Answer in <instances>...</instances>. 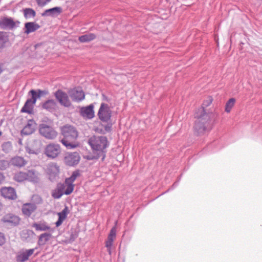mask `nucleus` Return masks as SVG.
<instances>
[{
  "instance_id": "1",
  "label": "nucleus",
  "mask_w": 262,
  "mask_h": 262,
  "mask_svg": "<svg viewBox=\"0 0 262 262\" xmlns=\"http://www.w3.org/2000/svg\"><path fill=\"white\" fill-rule=\"evenodd\" d=\"M88 143L91 147L93 155L88 158L89 160L101 158L103 161L106 157V148L109 145L107 139L105 136H93L89 139Z\"/></svg>"
},
{
  "instance_id": "2",
  "label": "nucleus",
  "mask_w": 262,
  "mask_h": 262,
  "mask_svg": "<svg viewBox=\"0 0 262 262\" xmlns=\"http://www.w3.org/2000/svg\"><path fill=\"white\" fill-rule=\"evenodd\" d=\"M63 138L60 141L67 148L72 149L76 147L75 141L78 134L76 129L71 125H65L61 128Z\"/></svg>"
},
{
  "instance_id": "3",
  "label": "nucleus",
  "mask_w": 262,
  "mask_h": 262,
  "mask_svg": "<svg viewBox=\"0 0 262 262\" xmlns=\"http://www.w3.org/2000/svg\"><path fill=\"white\" fill-rule=\"evenodd\" d=\"M210 116L211 114L209 113L195 114V117L196 118V120L195 122L194 129L199 135L203 133L207 129L209 124Z\"/></svg>"
},
{
  "instance_id": "4",
  "label": "nucleus",
  "mask_w": 262,
  "mask_h": 262,
  "mask_svg": "<svg viewBox=\"0 0 262 262\" xmlns=\"http://www.w3.org/2000/svg\"><path fill=\"white\" fill-rule=\"evenodd\" d=\"M80 175L79 170L74 171L71 176L66 178L63 183H61L64 186V194L69 195L73 191L74 188L73 183Z\"/></svg>"
},
{
  "instance_id": "5",
  "label": "nucleus",
  "mask_w": 262,
  "mask_h": 262,
  "mask_svg": "<svg viewBox=\"0 0 262 262\" xmlns=\"http://www.w3.org/2000/svg\"><path fill=\"white\" fill-rule=\"evenodd\" d=\"M59 171V166L56 163L51 162L47 165L46 172L49 180L52 182L58 180Z\"/></svg>"
},
{
  "instance_id": "6",
  "label": "nucleus",
  "mask_w": 262,
  "mask_h": 262,
  "mask_svg": "<svg viewBox=\"0 0 262 262\" xmlns=\"http://www.w3.org/2000/svg\"><path fill=\"white\" fill-rule=\"evenodd\" d=\"M112 112L107 104L102 103L98 112L99 119L103 122L111 121Z\"/></svg>"
},
{
  "instance_id": "7",
  "label": "nucleus",
  "mask_w": 262,
  "mask_h": 262,
  "mask_svg": "<svg viewBox=\"0 0 262 262\" xmlns=\"http://www.w3.org/2000/svg\"><path fill=\"white\" fill-rule=\"evenodd\" d=\"M39 133L46 138L53 139L57 135V132L54 128L46 124H41L39 126Z\"/></svg>"
},
{
  "instance_id": "8",
  "label": "nucleus",
  "mask_w": 262,
  "mask_h": 262,
  "mask_svg": "<svg viewBox=\"0 0 262 262\" xmlns=\"http://www.w3.org/2000/svg\"><path fill=\"white\" fill-rule=\"evenodd\" d=\"M19 23V21H14L11 17H4L0 19V27L3 29L12 30L17 28Z\"/></svg>"
},
{
  "instance_id": "9",
  "label": "nucleus",
  "mask_w": 262,
  "mask_h": 262,
  "mask_svg": "<svg viewBox=\"0 0 262 262\" xmlns=\"http://www.w3.org/2000/svg\"><path fill=\"white\" fill-rule=\"evenodd\" d=\"M54 96L59 103L65 107H69L71 105V101L67 93L60 90H57Z\"/></svg>"
},
{
  "instance_id": "10",
  "label": "nucleus",
  "mask_w": 262,
  "mask_h": 262,
  "mask_svg": "<svg viewBox=\"0 0 262 262\" xmlns=\"http://www.w3.org/2000/svg\"><path fill=\"white\" fill-rule=\"evenodd\" d=\"M60 151V146L56 144H50L47 146L45 149L47 156L52 159L56 158Z\"/></svg>"
},
{
  "instance_id": "11",
  "label": "nucleus",
  "mask_w": 262,
  "mask_h": 262,
  "mask_svg": "<svg viewBox=\"0 0 262 262\" xmlns=\"http://www.w3.org/2000/svg\"><path fill=\"white\" fill-rule=\"evenodd\" d=\"M34 251L35 249H22L20 250L17 253L15 257L16 262H25L27 261L29 257L33 254Z\"/></svg>"
},
{
  "instance_id": "12",
  "label": "nucleus",
  "mask_w": 262,
  "mask_h": 262,
  "mask_svg": "<svg viewBox=\"0 0 262 262\" xmlns=\"http://www.w3.org/2000/svg\"><path fill=\"white\" fill-rule=\"evenodd\" d=\"M80 159L79 155L77 152L68 154L64 157V162L69 166H73L77 165Z\"/></svg>"
},
{
  "instance_id": "13",
  "label": "nucleus",
  "mask_w": 262,
  "mask_h": 262,
  "mask_svg": "<svg viewBox=\"0 0 262 262\" xmlns=\"http://www.w3.org/2000/svg\"><path fill=\"white\" fill-rule=\"evenodd\" d=\"M0 191L2 195L6 199L14 200L17 198L15 189L11 187H2Z\"/></svg>"
},
{
  "instance_id": "14",
  "label": "nucleus",
  "mask_w": 262,
  "mask_h": 262,
  "mask_svg": "<svg viewBox=\"0 0 262 262\" xmlns=\"http://www.w3.org/2000/svg\"><path fill=\"white\" fill-rule=\"evenodd\" d=\"M80 115L84 118L92 119L94 117V105L90 104L85 107H82L80 110Z\"/></svg>"
},
{
  "instance_id": "15",
  "label": "nucleus",
  "mask_w": 262,
  "mask_h": 262,
  "mask_svg": "<svg viewBox=\"0 0 262 262\" xmlns=\"http://www.w3.org/2000/svg\"><path fill=\"white\" fill-rule=\"evenodd\" d=\"M36 101L32 97L30 99H28L23 107L21 108L20 112L21 113H26L28 114H32L33 113V108Z\"/></svg>"
},
{
  "instance_id": "16",
  "label": "nucleus",
  "mask_w": 262,
  "mask_h": 262,
  "mask_svg": "<svg viewBox=\"0 0 262 262\" xmlns=\"http://www.w3.org/2000/svg\"><path fill=\"white\" fill-rule=\"evenodd\" d=\"M37 208L35 204L27 203L23 205L21 211L25 216L29 217L37 209Z\"/></svg>"
},
{
  "instance_id": "17",
  "label": "nucleus",
  "mask_w": 262,
  "mask_h": 262,
  "mask_svg": "<svg viewBox=\"0 0 262 262\" xmlns=\"http://www.w3.org/2000/svg\"><path fill=\"white\" fill-rule=\"evenodd\" d=\"M36 124L33 120H29L27 124L21 130V134L25 135L32 134L34 131Z\"/></svg>"
},
{
  "instance_id": "18",
  "label": "nucleus",
  "mask_w": 262,
  "mask_h": 262,
  "mask_svg": "<svg viewBox=\"0 0 262 262\" xmlns=\"http://www.w3.org/2000/svg\"><path fill=\"white\" fill-rule=\"evenodd\" d=\"M70 96L73 101L80 102L84 99L85 95L82 90H73L70 92Z\"/></svg>"
},
{
  "instance_id": "19",
  "label": "nucleus",
  "mask_w": 262,
  "mask_h": 262,
  "mask_svg": "<svg viewBox=\"0 0 262 262\" xmlns=\"http://www.w3.org/2000/svg\"><path fill=\"white\" fill-rule=\"evenodd\" d=\"M2 220L4 223L16 225L19 223L20 219L17 215L9 213L3 216Z\"/></svg>"
},
{
  "instance_id": "20",
  "label": "nucleus",
  "mask_w": 262,
  "mask_h": 262,
  "mask_svg": "<svg viewBox=\"0 0 262 262\" xmlns=\"http://www.w3.org/2000/svg\"><path fill=\"white\" fill-rule=\"evenodd\" d=\"M117 229L116 226L113 227L110 230L106 241H105V247L107 248H112L113 242L116 237Z\"/></svg>"
},
{
  "instance_id": "21",
  "label": "nucleus",
  "mask_w": 262,
  "mask_h": 262,
  "mask_svg": "<svg viewBox=\"0 0 262 262\" xmlns=\"http://www.w3.org/2000/svg\"><path fill=\"white\" fill-rule=\"evenodd\" d=\"M117 229L116 226L113 227L110 230L106 241H105V247L107 248H112L113 242L116 237Z\"/></svg>"
},
{
  "instance_id": "22",
  "label": "nucleus",
  "mask_w": 262,
  "mask_h": 262,
  "mask_svg": "<svg viewBox=\"0 0 262 262\" xmlns=\"http://www.w3.org/2000/svg\"><path fill=\"white\" fill-rule=\"evenodd\" d=\"M57 106L56 101L53 99H48L41 105L43 109L49 112H53L55 111Z\"/></svg>"
},
{
  "instance_id": "23",
  "label": "nucleus",
  "mask_w": 262,
  "mask_h": 262,
  "mask_svg": "<svg viewBox=\"0 0 262 262\" xmlns=\"http://www.w3.org/2000/svg\"><path fill=\"white\" fill-rule=\"evenodd\" d=\"M63 194H64V186L61 183H59L57 185L56 188L52 192V196L54 199H60Z\"/></svg>"
},
{
  "instance_id": "24",
  "label": "nucleus",
  "mask_w": 262,
  "mask_h": 262,
  "mask_svg": "<svg viewBox=\"0 0 262 262\" xmlns=\"http://www.w3.org/2000/svg\"><path fill=\"white\" fill-rule=\"evenodd\" d=\"M46 49L45 46L41 45H36L34 47L35 55L34 57L37 59H39L43 57L46 54Z\"/></svg>"
},
{
  "instance_id": "25",
  "label": "nucleus",
  "mask_w": 262,
  "mask_h": 262,
  "mask_svg": "<svg viewBox=\"0 0 262 262\" xmlns=\"http://www.w3.org/2000/svg\"><path fill=\"white\" fill-rule=\"evenodd\" d=\"M39 173L34 170H30L26 172L27 180L34 183H37L39 181Z\"/></svg>"
},
{
  "instance_id": "26",
  "label": "nucleus",
  "mask_w": 262,
  "mask_h": 262,
  "mask_svg": "<svg viewBox=\"0 0 262 262\" xmlns=\"http://www.w3.org/2000/svg\"><path fill=\"white\" fill-rule=\"evenodd\" d=\"M32 227L34 228L36 231H46L51 230V227L47 223L41 221L33 223Z\"/></svg>"
},
{
  "instance_id": "27",
  "label": "nucleus",
  "mask_w": 262,
  "mask_h": 262,
  "mask_svg": "<svg viewBox=\"0 0 262 262\" xmlns=\"http://www.w3.org/2000/svg\"><path fill=\"white\" fill-rule=\"evenodd\" d=\"M40 26L34 22L26 23L25 25V33L28 34L38 30Z\"/></svg>"
},
{
  "instance_id": "28",
  "label": "nucleus",
  "mask_w": 262,
  "mask_h": 262,
  "mask_svg": "<svg viewBox=\"0 0 262 262\" xmlns=\"http://www.w3.org/2000/svg\"><path fill=\"white\" fill-rule=\"evenodd\" d=\"M29 94H30L31 97L36 101L37 98H39L43 96L46 95L48 94V92L46 90H41L39 89L37 90H31L29 91Z\"/></svg>"
},
{
  "instance_id": "29",
  "label": "nucleus",
  "mask_w": 262,
  "mask_h": 262,
  "mask_svg": "<svg viewBox=\"0 0 262 262\" xmlns=\"http://www.w3.org/2000/svg\"><path fill=\"white\" fill-rule=\"evenodd\" d=\"M61 8L60 7H54L53 8L47 9L42 13V16H55L59 14L61 12Z\"/></svg>"
},
{
  "instance_id": "30",
  "label": "nucleus",
  "mask_w": 262,
  "mask_h": 262,
  "mask_svg": "<svg viewBox=\"0 0 262 262\" xmlns=\"http://www.w3.org/2000/svg\"><path fill=\"white\" fill-rule=\"evenodd\" d=\"M10 163L14 166L21 167L26 165V161L23 157L16 156L11 159Z\"/></svg>"
},
{
  "instance_id": "31",
  "label": "nucleus",
  "mask_w": 262,
  "mask_h": 262,
  "mask_svg": "<svg viewBox=\"0 0 262 262\" xmlns=\"http://www.w3.org/2000/svg\"><path fill=\"white\" fill-rule=\"evenodd\" d=\"M20 236L23 241L30 242L35 236V233L32 230L27 229L22 231Z\"/></svg>"
},
{
  "instance_id": "32",
  "label": "nucleus",
  "mask_w": 262,
  "mask_h": 262,
  "mask_svg": "<svg viewBox=\"0 0 262 262\" xmlns=\"http://www.w3.org/2000/svg\"><path fill=\"white\" fill-rule=\"evenodd\" d=\"M96 38V36L94 33H89L80 36L78 40L80 42H88L94 40Z\"/></svg>"
},
{
  "instance_id": "33",
  "label": "nucleus",
  "mask_w": 262,
  "mask_h": 262,
  "mask_svg": "<svg viewBox=\"0 0 262 262\" xmlns=\"http://www.w3.org/2000/svg\"><path fill=\"white\" fill-rule=\"evenodd\" d=\"M51 237V234L44 233L40 234L38 238V244L40 246L44 245Z\"/></svg>"
},
{
  "instance_id": "34",
  "label": "nucleus",
  "mask_w": 262,
  "mask_h": 262,
  "mask_svg": "<svg viewBox=\"0 0 262 262\" xmlns=\"http://www.w3.org/2000/svg\"><path fill=\"white\" fill-rule=\"evenodd\" d=\"M212 99L211 98H208L207 100H205L202 104V107L198 110L197 113H199L200 114H204V113H207L205 110V107L210 105L212 102Z\"/></svg>"
},
{
  "instance_id": "35",
  "label": "nucleus",
  "mask_w": 262,
  "mask_h": 262,
  "mask_svg": "<svg viewBox=\"0 0 262 262\" xmlns=\"http://www.w3.org/2000/svg\"><path fill=\"white\" fill-rule=\"evenodd\" d=\"M14 180L19 182L27 180L26 172H19L15 174Z\"/></svg>"
},
{
  "instance_id": "36",
  "label": "nucleus",
  "mask_w": 262,
  "mask_h": 262,
  "mask_svg": "<svg viewBox=\"0 0 262 262\" xmlns=\"http://www.w3.org/2000/svg\"><path fill=\"white\" fill-rule=\"evenodd\" d=\"M24 15L26 18H30L35 17V11L32 8H26L24 9Z\"/></svg>"
},
{
  "instance_id": "37",
  "label": "nucleus",
  "mask_w": 262,
  "mask_h": 262,
  "mask_svg": "<svg viewBox=\"0 0 262 262\" xmlns=\"http://www.w3.org/2000/svg\"><path fill=\"white\" fill-rule=\"evenodd\" d=\"M235 99L234 98H231L229 99L226 103L225 105V112L227 113L230 112L232 108L234 105L235 103Z\"/></svg>"
},
{
  "instance_id": "38",
  "label": "nucleus",
  "mask_w": 262,
  "mask_h": 262,
  "mask_svg": "<svg viewBox=\"0 0 262 262\" xmlns=\"http://www.w3.org/2000/svg\"><path fill=\"white\" fill-rule=\"evenodd\" d=\"M8 38L5 33L0 32V49L3 48L5 43L8 41Z\"/></svg>"
},
{
  "instance_id": "39",
  "label": "nucleus",
  "mask_w": 262,
  "mask_h": 262,
  "mask_svg": "<svg viewBox=\"0 0 262 262\" xmlns=\"http://www.w3.org/2000/svg\"><path fill=\"white\" fill-rule=\"evenodd\" d=\"M32 201L31 203L35 204V205L37 206L42 203V199L39 195L34 194L32 197Z\"/></svg>"
},
{
  "instance_id": "40",
  "label": "nucleus",
  "mask_w": 262,
  "mask_h": 262,
  "mask_svg": "<svg viewBox=\"0 0 262 262\" xmlns=\"http://www.w3.org/2000/svg\"><path fill=\"white\" fill-rule=\"evenodd\" d=\"M2 150L6 153H8L12 149V145L11 142H6L2 145Z\"/></svg>"
},
{
  "instance_id": "41",
  "label": "nucleus",
  "mask_w": 262,
  "mask_h": 262,
  "mask_svg": "<svg viewBox=\"0 0 262 262\" xmlns=\"http://www.w3.org/2000/svg\"><path fill=\"white\" fill-rule=\"evenodd\" d=\"M68 214V208L66 206L60 212L58 213V218L59 219L64 221L65 219L67 217V216Z\"/></svg>"
},
{
  "instance_id": "42",
  "label": "nucleus",
  "mask_w": 262,
  "mask_h": 262,
  "mask_svg": "<svg viewBox=\"0 0 262 262\" xmlns=\"http://www.w3.org/2000/svg\"><path fill=\"white\" fill-rule=\"evenodd\" d=\"M8 165V162L6 160L0 161V169L4 170L6 169Z\"/></svg>"
},
{
  "instance_id": "43",
  "label": "nucleus",
  "mask_w": 262,
  "mask_h": 262,
  "mask_svg": "<svg viewBox=\"0 0 262 262\" xmlns=\"http://www.w3.org/2000/svg\"><path fill=\"white\" fill-rule=\"evenodd\" d=\"M107 123V124L105 125L104 126V130L106 133H110L112 130V127L113 124L111 122V121Z\"/></svg>"
},
{
  "instance_id": "44",
  "label": "nucleus",
  "mask_w": 262,
  "mask_h": 262,
  "mask_svg": "<svg viewBox=\"0 0 262 262\" xmlns=\"http://www.w3.org/2000/svg\"><path fill=\"white\" fill-rule=\"evenodd\" d=\"M51 0H37V4L39 6L43 7L47 3H49Z\"/></svg>"
},
{
  "instance_id": "45",
  "label": "nucleus",
  "mask_w": 262,
  "mask_h": 262,
  "mask_svg": "<svg viewBox=\"0 0 262 262\" xmlns=\"http://www.w3.org/2000/svg\"><path fill=\"white\" fill-rule=\"evenodd\" d=\"M26 150L29 154H37V150L36 149H31L29 146L26 147Z\"/></svg>"
},
{
  "instance_id": "46",
  "label": "nucleus",
  "mask_w": 262,
  "mask_h": 262,
  "mask_svg": "<svg viewBox=\"0 0 262 262\" xmlns=\"http://www.w3.org/2000/svg\"><path fill=\"white\" fill-rule=\"evenodd\" d=\"M5 238L4 234L0 232V245H2L5 243Z\"/></svg>"
},
{
  "instance_id": "47",
  "label": "nucleus",
  "mask_w": 262,
  "mask_h": 262,
  "mask_svg": "<svg viewBox=\"0 0 262 262\" xmlns=\"http://www.w3.org/2000/svg\"><path fill=\"white\" fill-rule=\"evenodd\" d=\"M181 177L179 178L178 180L173 184L172 186L171 187V189H173L174 188L177 187L178 186Z\"/></svg>"
},
{
  "instance_id": "48",
  "label": "nucleus",
  "mask_w": 262,
  "mask_h": 262,
  "mask_svg": "<svg viewBox=\"0 0 262 262\" xmlns=\"http://www.w3.org/2000/svg\"><path fill=\"white\" fill-rule=\"evenodd\" d=\"M63 221L58 218L57 221L55 223L56 226L59 227V226H60L62 224Z\"/></svg>"
},
{
  "instance_id": "49",
  "label": "nucleus",
  "mask_w": 262,
  "mask_h": 262,
  "mask_svg": "<svg viewBox=\"0 0 262 262\" xmlns=\"http://www.w3.org/2000/svg\"><path fill=\"white\" fill-rule=\"evenodd\" d=\"M5 180V177L2 172H0V185L3 183Z\"/></svg>"
},
{
  "instance_id": "50",
  "label": "nucleus",
  "mask_w": 262,
  "mask_h": 262,
  "mask_svg": "<svg viewBox=\"0 0 262 262\" xmlns=\"http://www.w3.org/2000/svg\"><path fill=\"white\" fill-rule=\"evenodd\" d=\"M34 144L36 146V148H38L40 146V141L39 140H35L34 141Z\"/></svg>"
},
{
  "instance_id": "51",
  "label": "nucleus",
  "mask_w": 262,
  "mask_h": 262,
  "mask_svg": "<svg viewBox=\"0 0 262 262\" xmlns=\"http://www.w3.org/2000/svg\"><path fill=\"white\" fill-rule=\"evenodd\" d=\"M107 252H108L110 255H111L112 251H111V248H107Z\"/></svg>"
},
{
  "instance_id": "52",
  "label": "nucleus",
  "mask_w": 262,
  "mask_h": 262,
  "mask_svg": "<svg viewBox=\"0 0 262 262\" xmlns=\"http://www.w3.org/2000/svg\"><path fill=\"white\" fill-rule=\"evenodd\" d=\"M2 207H3V205H2V203L0 202V210L2 209Z\"/></svg>"
},
{
  "instance_id": "53",
  "label": "nucleus",
  "mask_w": 262,
  "mask_h": 262,
  "mask_svg": "<svg viewBox=\"0 0 262 262\" xmlns=\"http://www.w3.org/2000/svg\"><path fill=\"white\" fill-rule=\"evenodd\" d=\"M170 189H171V190H172V189H171V188H170V189H168V191H169V190H170Z\"/></svg>"
},
{
  "instance_id": "54",
  "label": "nucleus",
  "mask_w": 262,
  "mask_h": 262,
  "mask_svg": "<svg viewBox=\"0 0 262 262\" xmlns=\"http://www.w3.org/2000/svg\"><path fill=\"white\" fill-rule=\"evenodd\" d=\"M2 135V132H0V136Z\"/></svg>"
}]
</instances>
